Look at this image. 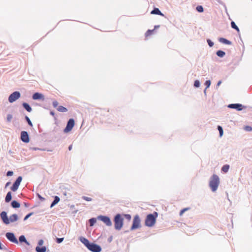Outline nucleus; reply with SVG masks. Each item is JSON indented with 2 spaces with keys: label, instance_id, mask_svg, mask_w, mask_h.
<instances>
[{
  "label": "nucleus",
  "instance_id": "nucleus-46",
  "mask_svg": "<svg viewBox=\"0 0 252 252\" xmlns=\"http://www.w3.org/2000/svg\"><path fill=\"white\" fill-rule=\"evenodd\" d=\"M37 196H38L39 198L41 200V201H43L44 200V198L42 197V196H41L38 193H37Z\"/></svg>",
  "mask_w": 252,
  "mask_h": 252
},
{
  "label": "nucleus",
  "instance_id": "nucleus-1",
  "mask_svg": "<svg viewBox=\"0 0 252 252\" xmlns=\"http://www.w3.org/2000/svg\"><path fill=\"white\" fill-rule=\"evenodd\" d=\"M220 184V179L216 174H213L210 178L209 182V187L212 191L215 192L218 189Z\"/></svg>",
  "mask_w": 252,
  "mask_h": 252
},
{
  "label": "nucleus",
  "instance_id": "nucleus-26",
  "mask_svg": "<svg viewBox=\"0 0 252 252\" xmlns=\"http://www.w3.org/2000/svg\"><path fill=\"white\" fill-rule=\"evenodd\" d=\"M231 26L232 28L235 29L238 32H240L239 28L237 27L234 21H232L231 22Z\"/></svg>",
  "mask_w": 252,
  "mask_h": 252
},
{
  "label": "nucleus",
  "instance_id": "nucleus-6",
  "mask_svg": "<svg viewBox=\"0 0 252 252\" xmlns=\"http://www.w3.org/2000/svg\"><path fill=\"white\" fill-rule=\"evenodd\" d=\"M88 249L92 252H100L101 251V248L100 246L93 243L90 244Z\"/></svg>",
  "mask_w": 252,
  "mask_h": 252
},
{
  "label": "nucleus",
  "instance_id": "nucleus-40",
  "mask_svg": "<svg viewBox=\"0 0 252 252\" xmlns=\"http://www.w3.org/2000/svg\"><path fill=\"white\" fill-rule=\"evenodd\" d=\"M125 217L128 220H131V216L129 214H125L124 215Z\"/></svg>",
  "mask_w": 252,
  "mask_h": 252
},
{
  "label": "nucleus",
  "instance_id": "nucleus-21",
  "mask_svg": "<svg viewBox=\"0 0 252 252\" xmlns=\"http://www.w3.org/2000/svg\"><path fill=\"white\" fill-rule=\"evenodd\" d=\"M11 206L13 208H16L20 207V204L17 201L13 200L11 202Z\"/></svg>",
  "mask_w": 252,
  "mask_h": 252
},
{
  "label": "nucleus",
  "instance_id": "nucleus-36",
  "mask_svg": "<svg viewBox=\"0 0 252 252\" xmlns=\"http://www.w3.org/2000/svg\"><path fill=\"white\" fill-rule=\"evenodd\" d=\"M207 42L208 44V45L210 46V47H212L213 45H214V43L213 42H212L210 39H208L207 40Z\"/></svg>",
  "mask_w": 252,
  "mask_h": 252
},
{
  "label": "nucleus",
  "instance_id": "nucleus-8",
  "mask_svg": "<svg viewBox=\"0 0 252 252\" xmlns=\"http://www.w3.org/2000/svg\"><path fill=\"white\" fill-rule=\"evenodd\" d=\"M20 95L21 94L19 92H14L9 95L8 101L10 103H12L18 99L20 97Z\"/></svg>",
  "mask_w": 252,
  "mask_h": 252
},
{
  "label": "nucleus",
  "instance_id": "nucleus-34",
  "mask_svg": "<svg viewBox=\"0 0 252 252\" xmlns=\"http://www.w3.org/2000/svg\"><path fill=\"white\" fill-rule=\"evenodd\" d=\"M82 198L84 200H86V201H92V198H91V197H87V196H83L82 197Z\"/></svg>",
  "mask_w": 252,
  "mask_h": 252
},
{
  "label": "nucleus",
  "instance_id": "nucleus-22",
  "mask_svg": "<svg viewBox=\"0 0 252 252\" xmlns=\"http://www.w3.org/2000/svg\"><path fill=\"white\" fill-rule=\"evenodd\" d=\"M19 241L20 242H25L27 245H30V243L27 241L25 236L23 235H21V236H20Z\"/></svg>",
  "mask_w": 252,
  "mask_h": 252
},
{
  "label": "nucleus",
  "instance_id": "nucleus-17",
  "mask_svg": "<svg viewBox=\"0 0 252 252\" xmlns=\"http://www.w3.org/2000/svg\"><path fill=\"white\" fill-rule=\"evenodd\" d=\"M152 14H156L160 16H164V14L161 13L158 8H154V9L151 11Z\"/></svg>",
  "mask_w": 252,
  "mask_h": 252
},
{
  "label": "nucleus",
  "instance_id": "nucleus-20",
  "mask_svg": "<svg viewBox=\"0 0 252 252\" xmlns=\"http://www.w3.org/2000/svg\"><path fill=\"white\" fill-rule=\"evenodd\" d=\"M217 55L220 58L223 57L225 55V53L221 50H218L216 52Z\"/></svg>",
  "mask_w": 252,
  "mask_h": 252
},
{
  "label": "nucleus",
  "instance_id": "nucleus-4",
  "mask_svg": "<svg viewBox=\"0 0 252 252\" xmlns=\"http://www.w3.org/2000/svg\"><path fill=\"white\" fill-rule=\"evenodd\" d=\"M140 222L141 220L139 216L138 215H135L133 220V223L130 228V230H133L140 228L141 227Z\"/></svg>",
  "mask_w": 252,
  "mask_h": 252
},
{
  "label": "nucleus",
  "instance_id": "nucleus-24",
  "mask_svg": "<svg viewBox=\"0 0 252 252\" xmlns=\"http://www.w3.org/2000/svg\"><path fill=\"white\" fill-rule=\"evenodd\" d=\"M11 192H8L5 197V202H9L11 200Z\"/></svg>",
  "mask_w": 252,
  "mask_h": 252
},
{
  "label": "nucleus",
  "instance_id": "nucleus-14",
  "mask_svg": "<svg viewBox=\"0 0 252 252\" xmlns=\"http://www.w3.org/2000/svg\"><path fill=\"white\" fill-rule=\"evenodd\" d=\"M0 217L2 219L3 222L6 224H8L9 223V220L7 216L6 212L3 211L0 213Z\"/></svg>",
  "mask_w": 252,
  "mask_h": 252
},
{
  "label": "nucleus",
  "instance_id": "nucleus-47",
  "mask_svg": "<svg viewBox=\"0 0 252 252\" xmlns=\"http://www.w3.org/2000/svg\"><path fill=\"white\" fill-rule=\"evenodd\" d=\"M221 81H219L218 82L217 84V86L219 87L221 84Z\"/></svg>",
  "mask_w": 252,
  "mask_h": 252
},
{
  "label": "nucleus",
  "instance_id": "nucleus-52",
  "mask_svg": "<svg viewBox=\"0 0 252 252\" xmlns=\"http://www.w3.org/2000/svg\"><path fill=\"white\" fill-rule=\"evenodd\" d=\"M10 182H7V183H6V186L7 187V186H9V185L10 184Z\"/></svg>",
  "mask_w": 252,
  "mask_h": 252
},
{
  "label": "nucleus",
  "instance_id": "nucleus-55",
  "mask_svg": "<svg viewBox=\"0 0 252 252\" xmlns=\"http://www.w3.org/2000/svg\"><path fill=\"white\" fill-rule=\"evenodd\" d=\"M47 151H52V150H48Z\"/></svg>",
  "mask_w": 252,
  "mask_h": 252
},
{
  "label": "nucleus",
  "instance_id": "nucleus-32",
  "mask_svg": "<svg viewBox=\"0 0 252 252\" xmlns=\"http://www.w3.org/2000/svg\"><path fill=\"white\" fill-rule=\"evenodd\" d=\"M154 31V30H148L145 33V36L147 37L149 35H150L152 32Z\"/></svg>",
  "mask_w": 252,
  "mask_h": 252
},
{
  "label": "nucleus",
  "instance_id": "nucleus-13",
  "mask_svg": "<svg viewBox=\"0 0 252 252\" xmlns=\"http://www.w3.org/2000/svg\"><path fill=\"white\" fill-rule=\"evenodd\" d=\"M21 139L23 142L25 143H28L29 142V135L26 131H23L21 132Z\"/></svg>",
  "mask_w": 252,
  "mask_h": 252
},
{
  "label": "nucleus",
  "instance_id": "nucleus-18",
  "mask_svg": "<svg viewBox=\"0 0 252 252\" xmlns=\"http://www.w3.org/2000/svg\"><path fill=\"white\" fill-rule=\"evenodd\" d=\"M9 220L10 222H13L16 221L18 220V216L16 214H13L9 217Z\"/></svg>",
  "mask_w": 252,
  "mask_h": 252
},
{
  "label": "nucleus",
  "instance_id": "nucleus-43",
  "mask_svg": "<svg viewBox=\"0 0 252 252\" xmlns=\"http://www.w3.org/2000/svg\"><path fill=\"white\" fill-rule=\"evenodd\" d=\"M13 171H9L7 172L6 175L7 176H11L13 175Z\"/></svg>",
  "mask_w": 252,
  "mask_h": 252
},
{
  "label": "nucleus",
  "instance_id": "nucleus-44",
  "mask_svg": "<svg viewBox=\"0 0 252 252\" xmlns=\"http://www.w3.org/2000/svg\"><path fill=\"white\" fill-rule=\"evenodd\" d=\"M32 215V213L28 214L24 218V220H26L28 218H29Z\"/></svg>",
  "mask_w": 252,
  "mask_h": 252
},
{
  "label": "nucleus",
  "instance_id": "nucleus-23",
  "mask_svg": "<svg viewBox=\"0 0 252 252\" xmlns=\"http://www.w3.org/2000/svg\"><path fill=\"white\" fill-rule=\"evenodd\" d=\"M229 165L228 164H225L224 165L222 168H221V171H223L224 173H226L228 172L229 169Z\"/></svg>",
  "mask_w": 252,
  "mask_h": 252
},
{
  "label": "nucleus",
  "instance_id": "nucleus-33",
  "mask_svg": "<svg viewBox=\"0 0 252 252\" xmlns=\"http://www.w3.org/2000/svg\"><path fill=\"white\" fill-rule=\"evenodd\" d=\"M200 86V82L199 80H196L194 81V86L196 88L199 87Z\"/></svg>",
  "mask_w": 252,
  "mask_h": 252
},
{
  "label": "nucleus",
  "instance_id": "nucleus-31",
  "mask_svg": "<svg viewBox=\"0 0 252 252\" xmlns=\"http://www.w3.org/2000/svg\"><path fill=\"white\" fill-rule=\"evenodd\" d=\"M218 129L219 131L220 136L221 137L223 135V129L221 126H218Z\"/></svg>",
  "mask_w": 252,
  "mask_h": 252
},
{
  "label": "nucleus",
  "instance_id": "nucleus-10",
  "mask_svg": "<svg viewBox=\"0 0 252 252\" xmlns=\"http://www.w3.org/2000/svg\"><path fill=\"white\" fill-rule=\"evenodd\" d=\"M6 237L7 238V239L11 241V242L16 244L18 243L17 239L16 238L14 234L13 233L7 232L6 234Z\"/></svg>",
  "mask_w": 252,
  "mask_h": 252
},
{
  "label": "nucleus",
  "instance_id": "nucleus-16",
  "mask_svg": "<svg viewBox=\"0 0 252 252\" xmlns=\"http://www.w3.org/2000/svg\"><path fill=\"white\" fill-rule=\"evenodd\" d=\"M219 41L220 43L224 44H227V45H231L232 44V42L230 41H229L224 38H223V37L219 38Z\"/></svg>",
  "mask_w": 252,
  "mask_h": 252
},
{
  "label": "nucleus",
  "instance_id": "nucleus-48",
  "mask_svg": "<svg viewBox=\"0 0 252 252\" xmlns=\"http://www.w3.org/2000/svg\"><path fill=\"white\" fill-rule=\"evenodd\" d=\"M72 148V145H69V147H68V150L69 151H70V150H71Z\"/></svg>",
  "mask_w": 252,
  "mask_h": 252
},
{
  "label": "nucleus",
  "instance_id": "nucleus-30",
  "mask_svg": "<svg viewBox=\"0 0 252 252\" xmlns=\"http://www.w3.org/2000/svg\"><path fill=\"white\" fill-rule=\"evenodd\" d=\"M60 199L59 197L56 196L55 197L53 201L52 202V203H53V204L56 205L60 201Z\"/></svg>",
  "mask_w": 252,
  "mask_h": 252
},
{
  "label": "nucleus",
  "instance_id": "nucleus-7",
  "mask_svg": "<svg viewBox=\"0 0 252 252\" xmlns=\"http://www.w3.org/2000/svg\"><path fill=\"white\" fill-rule=\"evenodd\" d=\"M97 219L99 220L102 221L106 225L108 226L112 225V222L110 220V219L107 216L100 215L97 217Z\"/></svg>",
  "mask_w": 252,
  "mask_h": 252
},
{
  "label": "nucleus",
  "instance_id": "nucleus-50",
  "mask_svg": "<svg viewBox=\"0 0 252 252\" xmlns=\"http://www.w3.org/2000/svg\"><path fill=\"white\" fill-rule=\"evenodd\" d=\"M159 27V25H156L155 26V29L158 28Z\"/></svg>",
  "mask_w": 252,
  "mask_h": 252
},
{
  "label": "nucleus",
  "instance_id": "nucleus-27",
  "mask_svg": "<svg viewBox=\"0 0 252 252\" xmlns=\"http://www.w3.org/2000/svg\"><path fill=\"white\" fill-rule=\"evenodd\" d=\"M96 220L94 218H91L89 220L90 226H93L96 222Z\"/></svg>",
  "mask_w": 252,
  "mask_h": 252
},
{
  "label": "nucleus",
  "instance_id": "nucleus-25",
  "mask_svg": "<svg viewBox=\"0 0 252 252\" xmlns=\"http://www.w3.org/2000/svg\"><path fill=\"white\" fill-rule=\"evenodd\" d=\"M57 110L58 111L62 112H66L67 111V108L63 106H59L58 107Z\"/></svg>",
  "mask_w": 252,
  "mask_h": 252
},
{
  "label": "nucleus",
  "instance_id": "nucleus-11",
  "mask_svg": "<svg viewBox=\"0 0 252 252\" xmlns=\"http://www.w3.org/2000/svg\"><path fill=\"white\" fill-rule=\"evenodd\" d=\"M32 99L34 100L44 101L45 97L44 95L41 93H35L32 94Z\"/></svg>",
  "mask_w": 252,
  "mask_h": 252
},
{
  "label": "nucleus",
  "instance_id": "nucleus-3",
  "mask_svg": "<svg viewBox=\"0 0 252 252\" xmlns=\"http://www.w3.org/2000/svg\"><path fill=\"white\" fill-rule=\"evenodd\" d=\"M114 227L115 229L120 230L121 229L124 224V219L121 217L119 214H117L114 219Z\"/></svg>",
  "mask_w": 252,
  "mask_h": 252
},
{
  "label": "nucleus",
  "instance_id": "nucleus-12",
  "mask_svg": "<svg viewBox=\"0 0 252 252\" xmlns=\"http://www.w3.org/2000/svg\"><path fill=\"white\" fill-rule=\"evenodd\" d=\"M244 106L240 103L230 104L228 106V108L235 109L238 111H241Z\"/></svg>",
  "mask_w": 252,
  "mask_h": 252
},
{
  "label": "nucleus",
  "instance_id": "nucleus-39",
  "mask_svg": "<svg viewBox=\"0 0 252 252\" xmlns=\"http://www.w3.org/2000/svg\"><path fill=\"white\" fill-rule=\"evenodd\" d=\"M58 105V102L56 100H54L53 101V106L54 108H56Z\"/></svg>",
  "mask_w": 252,
  "mask_h": 252
},
{
  "label": "nucleus",
  "instance_id": "nucleus-37",
  "mask_svg": "<svg viewBox=\"0 0 252 252\" xmlns=\"http://www.w3.org/2000/svg\"><path fill=\"white\" fill-rule=\"evenodd\" d=\"M63 240V238H58L56 240V242L60 244L62 243Z\"/></svg>",
  "mask_w": 252,
  "mask_h": 252
},
{
  "label": "nucleus",
  "instance_id": "nucleus-2",
  "mask_svg": "<svg viewBox=\"0 0 252 252\" xmlns=\"http://www.w3.org/2000/svg\"><path fill=\"white\" fill-rule=\"evenodd\" d=\"M158 216V214L157 212H154L153 214L148 215L145 219V225L149 227H152L154 225Z\"/></svg>",
  "mask_w": 252,
  "mask_h": 252
},
{
  "label": "nucleus",
  "instance_id": "nucleus-28",
  "mask_svg": "<svg viewBox=\"0 0 252 252\" xmlns=\"http://www.w3.org/2000/svg\"><path fill=\"white\" fill-rule=\"evenodd\" d=\"M23 106L28 112H31L32 109L28 104L27 103H23Z\"/></svg>",
  "mask_w": 252,
  "mask_h": 252
},
{
  "label": "nucleus",
  "instance_id": "nucleus-41",
  "mask_svg": "<svg viewBox=\"0 0 252 252\" xmlns=\"http://www.w3.org/2000/svg\"><path fill=\"white\" fill-rule=\"evenodd\" d=\"M26 119L27 121L28 124L30 125H32V122H31V120L30 119V118L26 116Z\"/></svg>",
  "mask_w": 252,
  "mask_h": 252
},
{
  "label": "nucleus",
  "instance_id": "nucleus-9",
  "mask_svg": "<svg viewBox=\"0 0 252 252\" xmlns=\"http://www.w3.org/2000/svg\"><path fill=\"white\" fill-rule=\"evenodd\" d=\"M22 178L21 176H19L18 177V178L16 179L14 183L13 184V186L11 188V189L13 191H15L17 190L18 189V187L22 181Z\"/></svg>",
  "mask_w": 252,
  "mask_h": 252
},
{
  "label": "nucleus",
  "instance_id": "nucleus-15",
  "mask_svg": "<svg viewBox=\"0 0 252 252\" xmlns=\"http://www.w3.org/2000/svg\"><path fill=\"white\" fill-rule=\"evenodd\" d=\"M79 239L88 248L90 244L89 240L82 236L80 237Z\"/></svg>",
  "mask_w": 252,
  "mask_h": 252
},
{
  "label": "nucleus",
  "instance_id": "nucleus-38",
  "mask_svg": "<svg viewBox=\"0 0 252 252\" xmlns=\"http://www.w3.org/2000/svg\"><path fill=\"white\" fill-rule=\"evenodd\" d=\"M245 129L248 131H251L252 130V127L250 126H246Z\"/></svg>",
  "mask_w": 252,
  "mask_h": 252
},
{
  "label": "nucleus",
  "instance_id": "nucleus-19",
  "mask_svg": "<svg viewBox=\"0 0 252 252\" xmlns=\"http://www.w3.org/2000/svg\"><path fill=\"white\" fill-rule=\"evenodd\" d=\"M35 251L36 252H46V248L45 246L40 247V246H37L35 248Z\"/></svg>",
  "mask_w": 252,
  "mask_h": 252
},
{
  "label": "nucleus",
  "instance_id": "nucleus-45",
  "mask_svg": "<svg viewBox=\"0 0 252 252\" xmlns=\"http://www.w3.org/2000/svg\"><path fill=\"white\" fill-rule=\"evenodd\" d=\"M188 208H185L183 210H182L180 212V215H181L184 212H185L186 211L188 210Z\"/></svg>",
  "mask_w": 252,
  "mask_h": 252
},
{
  "label": "nucleus",
  "instance_id": "nucleus-29",
  "mask_svg": "<svg viewBox=\"0 0 252 252\" xmlns=\"http://www.w3.org/2000/svg\"><path fill=\"white\" fill-rule=\"evenodd\" d=\"M196 10L199 12H203L204 10L203 7L201 5L196 6Z\"/></svg>",
  "mask_w": 252,
  "mask_h": 252
},
{
  "label": "nucleus",
  "instance_id": "nucleus-35",
  "mask_svg": "<svg viewBox=\"0 0 252 252\" xmlns=\"http://www.w3.org/2000/svg\"><path fill=\"white\" fill-rule=\"evenodd\" d=\"M205 85H206V89H207L208 88H209L211 85V81L210 80H207L205 82Z\"/></svg>",
  "mask_w": 252,
  "mask_h": 252
},
{
  "label": "nucleus",
  "instance_id": "nucleus-42",
  "mask_svg": "<svg viewBox=\"0 0 252 252\" xmlns=\"http://www.w3.org/2000/svg\"><path fill=\"white\" fill-rule=\"evenodd\" d=\"M43 240H42V239H40L38 241V246H42L43 244Z\"/></svg>",
  "mask_w": 252,
  "mask_h": 252
},
{
  "label": "nucleus",
  "instance_id": "nucleus-53",
  "mask_svg": "<svg viewBox=\"0 0 252 252\" xmlns=\"http://www.w3.org/2000/svg\"><path fill=\"white\" fill-rule=\"evenodd\" d=\"M206 88L205 89V90H204V94H206Z\"/></svg>",
  "mask_w": 252,
  "mask_h": 252
},
{
  "label": "nucleus",
  "instance_id": "nucleus-54",
  "mask_svg": "<svg viewBox=\"0 0 252 252\" xmlns=\"http://www.w3.org/2000/svg\"><path fill=\"white\" fill-rule=\"evenodd\" d=\"M10 118H11V117H8V120H10Z\"/></svg>",
  "mask_w": 252,
  "mask_h": 252
},
{
  "label": "nucleus",
  "instance_id": "nucleus-5",
  "mask_svg": "<svg viewBox=\"0 0 252 252\" xmlns=\"http://www.w3.org/2000/svg\"><path fill=\"white\" fill-rule=\"evenodd\" d=\"M75 122L73 119H70L67 123L66 126L63 130V132L67 133L71 130L74 126Z\"/></svg>",
  "mask_w": 252,
  "mask_h": 252
},
{
  "label": "nucleus",
  "instance_id": "nucleus-49",
  "mask_svg": "<svg viewBox=\"0 0 252 252\" xmlns=\"http://www.w3.org/2000/svg\"><path fill=\"white\" fill-rule=\"evenodd\" d=\"M55 205V204H53V203L52 202L51 205H50V208H52L53 207H54V206Z\"/></svg>",
  "mask_w": 252,
  "mask_h": 252
},
{
  "label": "nucleus",
  "instance_id": "nucleus-51",
  "mask_svg": "<svg viewBox=\"0 0 252 252\" xmlns=\"http://www.w3.org/2000/svg\"><path fill=\"white\" fill-rule=\"evenodd\" d=\"M50 114L52 115V116H54L55 114H54V112L51 111V112H50Z\"/></svg>",
  "mask_w": 252,
  "mask_h": 252
}]
</instances>
